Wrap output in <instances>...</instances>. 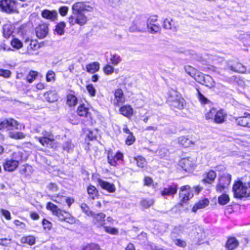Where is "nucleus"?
Masks as SVG:
<instances>
[{
    "label": "nucleus",
    "instance_id": "1",
    "mask_svg": "<svg viewBox=\"0 0 250 250\" xmlns=\"http://www.w3.org/2000/svg\"><path fill=\"white\" fill-rule=\"evenodd\" d=\"M72 10V15L68 19L69 24L71 25L77 24L80 26H83L88 21L87 17L84 15L83 12L92 11L93 7L85 2H78L73 5Z\"/></svg>",
    "mask_w": 250,
    "mask_h": 250
},
{
    "label": "nucleus",
    "instance_id": "2",
    "mask_svg": "<svg viewBox=\"0 0 250 250\" xmlns=\"http://www.w3.org/2000/svg\"><path fill=\"white\" fill-rule=\"evenodd\" d=\"M28 156L25 152L19 151L12 153L10 158H7L3 166L5 170L13 171L16 169L20 163L27 159Z\"/></svg>",
    "mask_w": 250,
    "mask_h": 250
},
{
    "label": "nucleus",
    "instance_id": "3",
    "mask_svg": "<svg viewBox=\"0 0 250 250\" xmlns=\"http://www.w3.org/2000/svg\"><path fill=\"white\" fill-rule=\"evenodd\" d=\"M234 195L236 198H242L250 196V183L236 182L233 186Z\"/></svg>",
    "mask_w": 250,
    "mask_h": 250
},
{
    "label": "nucleus",
    "instance_id": "4",
    "mask_svg": "<svg viewBox=\"0 0 250 250\" xmlns=\"http://www.w3.org/2000/svg\"><path fill=\"white\" fill-rule=\"evenodd\" d=\"M35 131L36 132H39L42 131L41 134L42 136L36 137L39 142L43 146H48L50 143L53 142L55 140L54 136L50 131H48L45 130H41V129H36Z\"/></svg>",
    "mask_w": 250,
    "mask_h": 250
},
{
    "label": "nucleus",
    "instance_id": "5",
    "mask_svg": "<svg viewBox=\"0 0 250 250\" xmlns=\"http://www.w3.org/2000/svg\"><path fill=\"white\" fill-rule=\"evenodd\" d=\"M146 27L145 20L137 17L132 22L131 25L129 28V31L131 32H143L146 31Z\"/></svg>",
    "mask_w": 250,
    "mask_h": 250
},
{
    "label": "nucleus",
    "instance_id": "6",
    "mask_svg": "<svg viewBox=\"0 0 250 250\" xmlns=\"http://www.w3.org/2000/svg\"><path fill=\"white\" fill-rule=\"evenodd\" d=\"M0 7L2 10L8 13L17 12L16 3L14 0H1Z\"/></svg>",
    "mask_w": 250,
    "mask_h": 250
},
{
    "label": "nucleus",
    "instance_id": "7",
    "mask_svg": "<svg viewBox=\"0 0 250 250\" xmlns=\"http://www.w3.org/2000/svg\"><path fill=\"white\" fill-rule=\"evenodd\" d=\"M46 208L50 210L53 214L56 215L61 221L65 220V218L66 217V215L65 213H68L67 212L59 208L56 205L51 202H48L47 204Z\"/></svg>",
    "mask_w": 250,
    "mask_h": 250
},
{
    "label": "nucleus",
    "instance_id": "8",
    "mask_svg": "<svg viewBox=\"0 0 250 250\" xmlns=\"http://www.w3.org/2000/svg\"><path fill=\"white\" fill-rule=\"evenodd\" d=\"M179 196L183 203H186L193 196L191 188L188 185L182 186L179 192Z\"/></svg>",
    "mask_w": 250,
    "mask_h": 250
},
{
    "label": "nucleus",
    "instance_id": "9",
    "mask_svg": "<svg viewBox=\"0 0 250 250\" xmlns=\"http://www.w3.org/2000/svg\"><path fill=\"white\" fill-rule=\"evenodd\" d=\"M18 125L17 122L13 119L10 118L4 120H0V130H10L13 128L18 129Z\"/></svg>",
    "mask_w": 250,
    "mask_h": 250
},
{
    "label": "nucleus",
    "instance_id": "10",
    "mask_svg": "<svg viewBox=\"0 0 250 250\" xmlns=\"http://www.w3.org/2000/svg\"><path fill=\"white\" fill-rule=\"evenodd\" d=\"M179 166L186 171H190L194 168L195 163L191 158H185L179 162Z\"/></svg>",
    "mask_w": 250,
    "mask_h": 250
},
{
    "label": "nucleus",
    "instance_id": "11",
    "mask_svg": "<svg viewBox=\"0 0 250 250\" xmlns=\"http://www.w3.org/2000/svg\"><path fill=\"white\" fill-rule=\"evenodd\" d=\"M177 186L175 184L169 185L161 191V195L167 198L168 196H173L177 191Z\"/></svg>",
    "mask_w": 250,
    "mask_h": 250
},
{
    "label": "nucleus",
    "instance_id": "12",
    "mask_svg": "<svg viewBox=\"0 0 250 250\" xmlns=\"http://www.w3.org/2000/svg\"><path fill=\"white\" fill-rule=\"evenodd\" d=\"M48 33V26L46 24L39 25L36 28V33L38 38L43 39L45 38Z\"/></svg>",
    "mask_w": 250,
    "mask_h": 250
},
{
    "label": "nucleus",
    "instance_id": "13",
    "mask_svg": "<svg viewBox=\"0 0 250 250\" xmlns=\"http://www.w3.org/2000/svg\"><path fill=\"white\" fill-rule=\"evenodd\" d=\"M125 99L124 97L123 92L122 89H118L115 91L114 99L113 103L115 106H119L121 104L124 103Z\"/></svg>",
    "mask_w": 250,
    "mask_h": 250
},
{
    "label": "nucleus",
    "instance_id": "14",
    "mask_svg": "<svg viewBox=\"0 0 250 250\" xmlns=\"http://www.w3.org/2000/svg\"><path fill=\"white\" fill-rule=\"evenodd\" d=\"M97 182L103 189L107 190L109 192H114L116 190V188L113 184L109 183L101 179H98Z\"/></svg>",
    "mask_w": 250,
    "mask_h": 250
},
{
    "label": "nucleus",
    "instance_id": "15",
    "mask_svg": "<svg viewBox=\"0 0 250 250\" xmlns=\"http://www.w3.org/2000/svg\"><path fill=\"white\" fill-rule=\"evenodd\" d=\"M42 16L45 19L53 21L57 19L58 13L55 10L45 9L42 12Z\"/></svg>",
    "mask_w": 250,
    "mask_h": 250
},
{
    "label": "nucleus",
    "instance_id": "16",
    "mask_svg": "<svg viewBox=\"0 0 250 250\" xmlns=\"http://www.w3.org/2000/svg\"><path fill=\"white\" fill-rule=\"evenodd\" d=\"M227 116L226 112L222 109L216 111L213 121L217 124H222L225 122Z\"/></svg>",
    "mask_w": 250,
    "mask_h": 250
},
{
    "label": "nucleus",
    "instance_id": "17",
    "mask_svg": "<svg viewBox=\"0 0 250 250\" xmlns=\"http://www.w3.org/2000/svg\"><path fill=\"white\" fill-rule=\"evenodd\" d=\"M245 116L239 117L236 119V122L238 125L243 126L250 127V117H248V115L250 114L245 113Z\"/></svg>",
    "mask_w": 250,
    "mask_h": 250
},
{
    "label": "nucleus",
    "instance_id": "18",
    "mask_svg": "<svg viewBox=\"0 0 250 250\" xmlns=\"http://www.w3.org/2000/svg\"><path fill=\"white\" fill-rule=\"evenodd\" d=\"M93 217V223L98 227L102 226L104 223L106 215L104 213H99L96 214L94 213Z\"/></svg>",
    "mask_w": 250,
    "mask_h": 250
},
{
    "label": "nucleus",
    "instance_id": "19",
    "mask_svg": "<svg viewBox=\"0 0 250 250\" xmlns=\"http://www.w3.org/2000/svg\"><path fill=\"white\" fill-rule=\"evenodd\" d=\"M120 113L123 116L129 118L132 116L133 109L130 105H125L121 107L119 109Z\"/></svg>",
    "mask_w": 250,
    "mask_h": 250
},
{
    "label": "nucleus",
    "instance_id": "20",
    "mask_svg": "<svg viewBox=\"0 0 250 250\" xmlns=\"http://www.w3.org/2000/svg\"><path fill=\"white\" fill-rule=\"evenodd\" d=\"M228 68L233 71L240 73H244L246 71V67L239 62H237L233 64H229Z\"/></svg>",
    "mask_w": 250,
    "mask_h": 250
},
{
    "label": "nucleus",
    "instance_id": "21",
    "mask_svg": "<svg viewBox=\"0 0 250 250\" xmlns=\"http://www.w3.org/2000/svg\"><path fill=\"white\" fill-rule=\"evenodd\" d=\"M209 201L207 199H204L199 201L192 208V211L196 212L199 209L204 208L208 205Z\"/></svg>",
    "mask_w": 250,
    "mask_h": 250
},
{
    "label": "nucleus",
    "instance_id": "22",
    "mask_svg": "<svg viewBox=\"0 0 250 250\" xmlns=\"http://www.w3.org/2000/svg\"><path fill=\"white\" fill-rule=\"evenodd\" d=\"M100 68V64L98 62H93L89 63L86 66L87 72L90 73H94L98 71Z\"/></svg>",
    "mask_w": 250,
    "mask_h": 250
},
{
    "label": "nucleus",
    "instance_id": "23",
    "mask_svg": "<svg viewBox=\"0 0 250 250\" xmlns=\"http://www.w3.org/2000/svg\"><path fill=\"white\" fill-rule=\"evenodd\" d=\"M239 242L234 237H231L228 239L226 244V247L229 250H233L238 245Z\"/></svg>",
    "mask_w": 250,
    "mask_h": 250
},
{
    "label": "nucleus",
    "instance_id": "24",
    "mask_svg": "<svg viewBox=\"0 0 250 250\" xmlns=\"http://www.w3.org/2000/svg\"><path fill=\"white\" fill-rule=\"evenodd\" d=\"M44 96L46 100L50 103L58 100V96L55 91H49L44 93Z\"/></svg>",
    "mask_w": 250,
    "mask_h": 250
},
{
    "label": "nucleus",
    "instance_id": "25",
    "mask_svg": "<svg viewBox=\"0 0 250 250\" xmlns=\"http://www.w3.org/2000/svg\"><path fill=\"white\" fill-rule=\"evenodd\" d=\"M206 177L203 179V181L208 184L212 183L216 177V174L213 170H209L206 174Z\"/></svg>",
    "mask_w": 250,
    "mask_h": 250
},
{
    "label": "nucleus",
    "instance_id": "26",
    "mask_svg": "<svg viewBox=\"0 0 250 250\" xmlns=\"http://www.w3.org/2000/svg\"><path fill=\"white\" fill-rule=\"evenodd\" d=\"M177 97V99L171 102V105L179 109H181L184 107L185 100L181 97Z\"/></svg>",
    "mask_w": 250,
    "mask_h": 250
},
{
    "label": "nucleus",
    "instance_id": "27",
    "mask_svg": "<svg viewBox=\"0 0 250 250\" xmlns=\"http://www.w3.org/2000/svg\"><path fill=\"white\" fill-rule=\"evenodd\" d=\"M77 114L81 117H87L89 114V109L84 104L80 105L77 109Z\"/></svg>",
    "mask_w": 250,
    "mask_h": 250
},
{
    "label": "nucleus",
    "instance_id": "28",
    "mask_svg": "<svg viewBox=\"0 0 250 250\" xmlns=\"http://www.w3.org/2000/svg\"><path fill=\"white\" fill-rule=\"evenodd\" d=\"M202 84L205 85L207 87L211 88L215 86V83L211 77L209 75H206Z\"/></svg>",
    "mask_w": 250,
    "mask_h": 250
},
{
    "label": "nucleus",
    "instance_id": "29",
    "mask_svg": "<svg viewBox=\"0 0 250 250\" xmlns=\"http://www.w3.org/2000/svg\"><path fill=\"white\" fill-rule=\"evenodd\" d=\"M154 203V201L153 199H142L140 202V204L142 208H147L153 205Z\"/></svg>",
    "mask_w": 250,
    "mask_h": 250
},
{
    "label": "nucleus",
    "instance_id": "30",
    "mask_svg": "<svg viewBox=\"0 0 250 250\" xmlns=\"http://www.w3.org/2000/svg\"><path fill=\"white\" fill-rule=\"evenodd\" d=\"M66 196L58 194L57 195H53L51 196V199L58 204L62 205H65V200Z\"/></svg>",
    "mask_w": 250,
    "mask_h": 250
},
{
    "label": "nucleus",
    "instance_id": "31",
    "mask_svg": "<svg viewBox=\"0 0 250 250\" xmlns=\"http://www.w3.org/2000/svg\"><path fill=\"white\" fill-rule=\"evenodd\" d=\"M178 143L180 145L185 147H188L191 144H193L191 141L185 136L180 137L178 138Z\"/></svg>",
    "mask_w": 250,
    "mask_h": 250
},
{
    "label": "nucleus",
    "instance_id": "32",
    "mask_svg": "<svg viewBox=\"0 0 250 250\" xmlns=\"http://www.w3.org/2000/svg\"><path fill=\"white\" fill-rule=\"evenodd\" d=\"M219 182L221 184L225 185V186L227 187L231 182V175L229 174H225L219 179Z\"/></svg>",
    "mask_w": 250,
    "mask_h": 250
},
{
    "label": "nucleus",
    "instance_id": "33",
    "mask_svg": "<svg viewBox=\"0 0 250 250\" xmlns=\"http://www.w3.org/2000/svg\"><path fill=\"white\" fill-rule=\"evenodd\" d=\"M66 26L65 23L63 21H61L58 23L55 29V32L59 35H62L64 34V29Z\"/></svg>",
    "mask_w": 250,
    "mask_h": 250
},
{
    "label": "nucleus",
    "instance_id": "34",
    "mask_svg": "<svg viewBox=\"0 0 250 250\" xmlns=\"http://www.w3.org/2000/svg\"><path fill=\"white\" fill-rule=\"evenodd\" d=\"M87 190L89 197L92 199H94L95 197H96L98 195V190L93 186L90 185L87 188Z\"/></svg>",
    "mask_w": 250,
    "mask_h": 250
},
{
    "label": "nucleus",
    "instance_id": "35",
    "mask_svg": "<svg viewBox=\"0 0 250 250\" xmlns=\"http://www.w3.org/2000/svg\"><path fill=\"white\" fill-rule=\"evenodd\" d=\"M146 28L148 29V31L151 34L157 33L161 30V27L159 24L146 25Z\"/></svg>",
    "mask_w": 250,
    "mask_h": 250
},
{
    "label": "nucleus",
    "instance_id": "36",
    "mask_svg": "<svg viewBox=\"0 0 250 250\" xmlns=\"http://www.w3.org/2000/svg\"><path fill=\"white\" fill-rule=\"evenodd\" d=\"M9 136L10 138L15 139H22L25 138V135L21 132H10Z\"/></svg>",
    "mask_w": 250,
    "mask_h": 250
},
{
    "label": "nucleus",
    "instance_id": "37",
    "mask_svg": "<svg viewBox=\"0 0 250 250\" xmlns=\"http://www.w3.org/2000/svg\"><path fill=\"white\" fill-rule=\"evenodd\" d=\"M77 103V98L72 94H69L67 96V104L70 106H74Z\"/></svg>",
    "mask_w": 250,
    "mask_h": 250
},
{
    "label": "nucleus",
    "instance_id": "38",
    "mask_svg": "<svg viewBox=\"0 0 250 250\" xmlns=\"http://www.w3.org/2000/svg\"><path fill=\"white\" fill-rule=\"evenodd\" d=\"M135 159L137 162V165L138 167L143 168L146 166V163L144 157L141 156H138L135 158Z\"/></svg>",
    "mask_w": 250,
    "mask_h": 250
},
{
    "label": "nucleus",
    "instance_id": "39",
    "mask_svg": "<svg viewBox=\"0 0 250 250\" xmlns=\"http://www.w3.org/2000/svg\"><path fill=\"white\" fill-rule=\"evenodd\" d=\"M13 31L11 29V27L9 25H5L3 27V36L6 38H8L12 34Z\"/></svg>",
    "mask_w": 250,
    "mask_h": 250
},
{
    "label": "nucleus",
    "instance_id": "40",
    "mask_svg": "<svg viewBox=\"0 0 250 250\" xmlns=\"http://www.w3.org/2000/svg\"><path fill=\"white\" fill-rule=\"evenodd\" d=\"M229 201V198L227 194H224L218 197V203L222 205L227 204Z\"/></svg>",
    "mask_w": 250,
    "mask_h": 250
},
{
    "label": "nucleus",
    "instance_id": "41",
    "mask_svg": "<svg viewBox=\"0 0 250 250\" xmlns=\"http://www.w3.org/2000/svg\"><path fill=\"white\" fill-rule=\"evenodd\" d=\"M81 208L82 210L87 216H93L94 215V212L92 211H91L89 209V208L85 204H82L81 206Z\"/></svg>",
    "mask_w": 250,
    "mask_h": 250
},
{
    "label": "nucleus",
    "instance_id": "42",
    "mask_svg": "<svg viewBox=\"0 0 250 250\" xmlns=\"http://www.w3.org/2000/svg\"><path fill=\"white\" fill-rule=\"evenodd\" d=\"M197 90L198 92V98L202 104H208L210 103V101L206 98L198 89H197Z\"/></svg>",
    "mask_w": 250,
    "mask_h": 250
},
{
    "label": "nucleus",
    "instance_id": "43",
    "mask_svg": "<svg viewBox=\"0 0 250 250\" xmlns=\"http://www.w3.org/2000/svg\"><path fill=\"white\" fill-rule=\"evenodd\" d=\"M110 61L113 65H116L121 61V58L119 55L114 54L112 55L110 58Z\"/></svg>",
    "mask_w": 250,
    "mask_h": 250
},
{
    "label": "nucleus",
    "instance_id": "44",
    "mask_svg": "<svg viewBox=\"0 0 250 250\" xmlns=\"http://www.w3.org/2000/svg\"><path fill=\"white\" fill-rule=\"evenodd\" d=\"M37 75L38 73L37 72L34 71H30L29 74L27 76V81L29 83H32L34 80H35Z\"/></svg>",
    "mask_w": 250,
    "mask_h": 250
},
{
    "label": "nucleus",
    "instance_id": "45",
    "mask_svg": "<svg viewBox=\"0 0 250 250\" xmlns=\"http://www.w3.org/2000/svg\"><path fill=\"white\" fill-rule=\"evenodd\" d=\"M216 112V109L212 108L206 114V118L207 119H212L213 120V118H215Z\"/></svg>",
    "mask_w": 250,
    "mask_h": 250
},
{
    "label": "nucleus",
    "instance_id": "46",
    "mask_svg": "<svg viewBox=\"0 0 250 250\" xmlns=\"http://www.w3.org/2000/svg\"><path fill=\"white\" fill-rule=\"evenodd\" d=\"M172 21V19H166L164 20L163 22V28L166 29H172V24L171 22Z\"/></svg>",
    "mask_w": 250,
    "mask_h": 250
},
{
    "label": "nucleus",
    "instance_id": "47",
    "mask_svg": "<svg viewBox=\"0 0 250 250\" xmlns=\"http://www.w3.org/2000/svg\"><path fill=\"white\" fill-rule=\"evenodd\" d=\"M11 45L15 48L20 49L22 46V43L18 39H13L11 42Z\"/></svg>",
    "mask_w": 250,
    "mask_h": 250
},
{
    "label": "nucleus",
    "instance_id": "48",
    "mask_svg": "<svg viewBox=\"0 0 250 250\" xmlns=\"http://www.w3.org/2000/svg\"><path fill=\"white\" fill-rule=\"evenodd\" d=\"M74 145L72 144L70 141H67L65 142L63 145V150L67 151H70L73 149Z\"/></svg>",
    "mask_w": 250,
    "mask_h": 250
},
{
    "label": "nucleus",
    "instance_id": "49",
    "mask_svg": "<svg viewBox=\"0 0 250 250\" xmlns=\"http://www.w3.org/2000/svg\"><path fill=\"white\" fill-rule=\"evenodd\" d=\"M22 241L30 245H32L35 243V238L33 236H28L22 238Z\"/></svg>",
    "mask_w": 250,
    "mask_h": 250
},
{
    "label": "nucleus",
    "instance_id": "50",
    "mask_svg": "<svg viewBox=\"0 0 250 250\" xmlns=\"http://www.w3.org/2000/svg\"><path fill=\"white\" fill-rule=\"evenodd\" d=\"M135 138L133 136L132 133H131V134H128L127 136L125 141V143L127 145H131L135 142Z\"/></svg>",
    "mask_w": 250,
    "mask_h": 250
},
{
    "label": "nucleus",
    "instance_id": "51",
    "mask_svg": "<svg viewBox=\"0 0 250 250\" xmlns=\"http://www.w3.org/2000/svg\"><path fill=\"white\" fill-rule=\"evenodd\" d=\"M86 90L91 96H95L96 94V90L92 84L87 85L86 87Z\"/></svg>",
    "mask_w": 250,
    "mask_h": 250
},
{
    "label": "nucleus",
    "instance_id": "52",
    "mask_svg": "<svg viewBox=\"0 0 250 250\" xmlns=\"http://www.w3.org/2000/svg\"><path fill=\"white\" fill-rule=\"evenodd\" d=\"M42 224L44 229L50 230L52 227V224L45 219H43Z\"/></svg>",
    "mask_w": 250,
    "mask_h": 250
},
{
    "label": "nucleus",
    "instance_id": "53",
    "mask_svg": "<svg viewBox=\"0 0 250 250\" xmlns=\"http://www.w3.org/2000/svg\"><path fill=\"white\" fill-rule=\"evenodd\" d=\"M205 76L206 75H204L203 73H198L195 74L194 79L197 82L202 84Z\"/></svg>",
    "mask_w": 250,
    "mask_h": 250
},
{
    "label": "nucleus",
    "instance_id": "54",
    "mask_svg": "<svg viewBox=\"0 0 250 250\" xmlns=\"http://www.w3.org/2000/svg\"><path fill=\"white\" fill-rule=\"evenodd\" d=\"M66 215V217L65 218L64 221L70 224H73L75 223V219L72 216H71L68 212V213H65Z\"/></svg>",
    "mask_w": 250,
    "mask_h": 250
},
{
    "label": "nucleus",
    "instance_id": "55",
    "mask_svg": "<svg viewBox=\"0 0 250 250\" xmlns=\"http://www.w3.org/2000/svg\"><path fill=\"white\" fill-rule=\"evenodd\" d=\"M114 68L110 65L107 64L104 68V71L105 74L110 75L113 73Z\"/></svg>",
    "mask_w": 250,
    "mask_h": 250
},
{
    "label": "nucleus",
    "instance_id": "56",
    "mask_svg": "<svg viewBox=\"0 0 250 250\" xmlns=\"http://www.w3.org/2000/svg\"><path fill=\"white\" fill-rule=\"evenodd\" d=\"M39 48V45L36 41H31L28 46V49L30 50H36Z\"/></svg>",
    "mask_w": 250,
    "mask_h": 250
},
{
    "label": "nucleus",
    "instance_id": "57",
    "mask_svg": "<svg viewBox=\"0 0 250 250\" xmlns=\"http://www.w3.org/2000/svg\"><path fill=\"white\" fill-rule=\"evenodd\" d=\"M11 72L9 70L6 69H0V76H2L4 78H9L11 75Z\"/></svg>",
    "mask_w": 250,
    "mask_h": 250
},
{
    "label": "nucleus",
    "instance_id": "58",
    "mask_svg": "<svg viewBox=\"0 0 250 250\" xmlns=\"http://www.w3.org/2000/svg\"><path fill=\"white\" fill-rule=\"evenodd\" d=\"M157 21V16L156 15L150 17L147 20L146 22V25L154 24V22Z\"/></svg>",
    "mask_w": 250,
    "mask_h": 250
},
{
    "label": "nucleus",
    "instance_id": "59",
    "mask_svg": "<svg viewBox=\"0 0 250 250\" xmlns=\"http://www.w3.org/2000/svg\"><path fill=\"white\" fill-rule=\"evenodd\" d=\"M55 76V73L52 71H49L46 76V79L47 82H51L52 80H54Z\"/></svg>",
    "mask_w": 250,
    "mask_h": 250
},
{
    "label": "nucleus",
    "instance_id": "60",
    "mask_svg": "<svg viewBox=\"0 0 250 250\" xmlns=\"http://www.w3.org/2000/svg\"><path fill=\"white\" fill-rule=\"evenodd\" d=\"M104 229L106 232L110 234H115L118 232L117 229L110 227H105Z\"/></svg>",
    "mask_w": 250,
    "mask_h": 250
},
{
    "label": "nucleus",
    "instance_id": "61",
    "mask_svg": "<svg viewBox=\"0 0 250 250\" xmlns=\"http://www.w3.org/2000/svg\"><path fill=\"white\" fill-rule=\"evenodd\" d=\"M68 10V8L67 6H62L59 9V13L62 16H66Z\"/></svg>",
    "mask_w": 250,
    "mask_h": 250
},
{
    "label": "nucleus",
    "instance_id": "62",
    "mask_svg": "<svg viewBox=\"0 0 250 250\" xmlns=\"http://www.w3.org/2000/svg\"><path fill=\"white\" fill-rule=\"evenodd\" d=\"M11 239L1 238L0 239V245L2 246H6L11 243Z\"/></svg>",
    "mask_w": 250,
    "mask_h": 250
},
{
    "label": "nucleus",
    "instance_id": "63",
    "mask_svg": "<svg viewBox=\"0 0 250 250\" xmlns=\"http://www.w3.org/2000/svg\"><path fill=\"white\" fill-rule=\"evenodd\" d=\"M0 212L2 215H3L6 219H11V214L9 211L5 209H1Z\"/></svg>",
    "mask_w": 250,
    "mask_h": 250
},
{
    "label": "nucleus",
    "instance_id": "64",
    "mask_svg": "<svg viewBox=\"0 0 250 250\" xmlns=\"http://www.w3.org/2000/svg\"><path fill=\"white\" fill-rule=\"evenodd\" d=\"M99 246L95 244H92L86 247L85 250H99Z\"/></svg>",
    "mask_w": 250,
    "mask_h": 250
}]
</instances>
